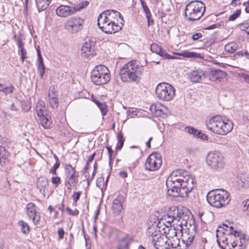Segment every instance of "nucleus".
<instances>
[{
	"mask_svg": "<svg viewBox=\"0 0 249 249\" xmlns=\"http://www.w3.org/2000/svg\"><path fill=\"white\" fill-rule=\"evenodd\" d=\"M155 220V218L154 221L150 219L147 223L146 235L152 245L156 249H172L174 248L173 244L168 243L167 237L161 233V221L157 223Z\"/></svg>",
	"mask_w": 249,
	"mask_h": 249,
	"instance_id": "nucleus-1",
	"label": "nucleus"
},
{
	"mask_svg": "<svg viewBox=\"0 0 249 249\" xmlns=\"http://www.w3.org/2000/svg\"><path fill=\"white\" fill-rule=\"evenodd\" d=\"M143 71V68L137 60H132L124 64L120 70L119 75L123 82L138 83Z\"/></svg>",
	"mask_w": 249,
	"mask_h": 249,
	"instance_id": "nucleus-2",
	"label": "nucleus"
},
{
	"mask_svg": "<svg viewBox=\"0 0 249 249\" xmlns=\"http://www.w3.org/2000/svg\"><path fill=\"white\" fill-rule=\"evenodd\" d=\"M205 124L209 130L221 135L227 134L233 128V123L231 121L224 119L222 116L219 115L207 118Z\"/></svg>",
	"mask_w": 249,
	"mask_h": 249,
	"instance_id": "nucleus-3",
	"label": "nucleus"
},
{
	"mask_svg": "<svg viewBox=\"0 0 249 249\" xmlns=\"http://www.w3.org/2000/svg\"><path fill=\"white\" fill-rule=\"evenodd\" d=\"M206 198L210 205L217 208L225 207L231 200L230 194L223 189L210 191Z\"/></svg>",
	"mask_w": 249,
	"mask_h": 249,
	"instance_id": "nucleus-4",
	"label": "nucleus"
},
{
	"mask_svg": "<svg viewBox=\"0 0 249 249\" xmlns=\"http://www.w3.org/2000/svg\"><path fill=\"white\" fill-rule=\"evenodd\" d=\"M205 11V5L200 1H192L188 3L185 9L184 15L187 21L199 20Z\"/></svg>",
	"mask_w": 249,
	"mask_h": 249,
	"instance_id": "nucleus-5",
	"label": "nucleus"
},
{
	"mask_svg": "<svg viewBox=\"0 0 249 249\" xmlns=\"http://www.w3.org/2000/svg\"><path fill=\"white\" fill-rule=\"evenodd\" d=\"M91 81L98 86L108 83L110 79V72L107 67L100 65L94 68L91 72Z\"/></svg>",
	"mask_w": 249,
	"mask_h": 249,
	"instance_id": "nucleus-6",
	"label": "nucleus"
},
{
	"mask_svg": "<svg viewBox=\"0 0 249 249\" xmlns=\"http://www.w3.org/2000/svg\"><path fill=\"white\" fill-rule=\"evenodd\" d=\"M155 93L160 100L169 101L175 96V89L169 84L161 83L157 86Z\"/></svg>",
	"mask_w": 249,
	"mask_h": 249,
	"instance_id": "nucleus-7",
	"label": "nucleus"
},
{
	"mask_svg": "<svg viewBox=\"0 0 249 249\" xmlns=\"http://www.w3.org/2000/svg\"><path fill=\"white\" fill-rule=\"evenodd\" d=\"M169 216L172 217V219L175 221V224L177 226H179V231L183 230V227H187V224L189 222L186 220L188 217L184 213L183 210L176 206H172L169 208L168 211Z\"/></svg>",
	"mask_w": 249,
	"mask_h": 249,
	"instance_id": "nucleus-8",
	"label": "nucleus"
},
{
	"mask_svg": "<svg viewBox=\"0 0 249 249\" xmlns=\"http://www.w3.org/2000/svg\"><path fill=\"white\" fill-rule=\"evenodd\" d=\"M206 161L208 166L215 170H221L225 165L223 155L216 151H211L208 153Z\"/></svg>",
	"mask_w": 249,
	"mask_h": 249,
	"instance_id": "nucleus-9",
	"label": "nucleus"
},
{
	"mask_svg": "<svg viewBox=\"0 0 249 249\" xmlns=\"http://www.w3.org/2000/svg\"><path fill=\"white\" fill-rule=\"evenodd\" d=\"M85 19L78 16L69 18L64 23V28L71 34H76L83 29Z\"/></svg>",
	"mask_w": 249,
	"mask_h": 249,
	"instance_id": "nucleus-10",
	"label": "nucleus"
},
{
	"mask_svg": "<svg viewBox=\"0 0 249 249\" xmlns=\"http://www.w3.org/2000/svg\"><path fill=\"white\" fill-rule=\"evenodd\" d=\"M228 234L230 235L233 234L235 237H239L240 246L243 245L246 242L245 235L242 234L240 235V232H238L236 230H234V228L232 226H229L227 225L223 224L222 226H219L216 230V237L217 242L219 245V240H221L219 238V236L220 234Z\"/></svg>",
	"mask_w": 249,
	"mask_h": 249,
	"instance_id": "nucleus-11",
	"label": "nucleus"
},
{
	"mask_svg": "<svg viewBox=\"0 0 249 249\" xmlns=\"http://www.w3.org/2000/svg\"><path fill=\"white\" fill-rule=\"evenodd\" d=\"M97 24L100 29L107 34H112L117 32L122 29L123 23L118 22H109L102 19L98 18Z\"/></svg>",
	"mask_w": 249,
	"mask_h": 249,
	"instance_id": "nucleus-12",
	"label": "nucleus"
},
{
	"mask_svg": "<svg viewBox=\"0 0 249 249\" xmlns=\"http://www.w3.org/2000/svg\"><path fill=\"white\" fill-rule=\"evenodd\" d=\"M107 21L109 22H118L123 23L124 18L121 14L117 11L107 10L101 13L98 18Z\"/></svg>",
	"mask_w": 249,
	"mask_h": 249,
	"instance_id": "nucleus-13",
	"label": "nucleus"
},
{
	"mask_svg": "<svg viewBox=\"0 0 249 249\" xmlns=\"http://www.w3.org/2000/svg\"><path fill=\"white\" fill-rule=\"evenodd\" d=\"M161 162L160 154L153 153L150 154L147 158L145 163V168L150 171H156L160 167Z\"/></svg>",
	"mask_w": 249,
	"mask_h": 249,
	"instance_id": "nucleus-14",
	"label": "nucleus"
},
{
	"mask_svg": "<svg viewBox=\"0 0 249 249\" xmlns=\"http://www.w3.org/2000/svg\"><path fill=\"white\" fill-rule=\"evenodd\" d=\"M184 233H182V241L187 247H190L193 243L196 234V228L194 224L190 222L187 224V227Z\"/></svg>",
	"mask_w": 249,
	"mask_h": 249,
	"instance_id": "nucleus-15",
	"label": "nucleus"
},
{
	"mask_svg": "<svg viewBox=\"0 0 249 249\" xmlns=\"http://www.w3.org/2000/svg\"><path fill=\"white\" fill-rule=\"evenodd\" d=\"M208 75L207 71L201 69L192 71L188 74V78L190 81L194 83L201 82L205 80Z\"/></svg>",
	"mask_w": 249,
	"mask_h": 249,
	"instance_id": "nucleus-16",
	"label": "nucleus"
},
{
	"mask_svg": "<svg viewBox=\"0 0 249 249\" xmlns=\"http://www.w3.org/2000/svg\"><path fill=\"white\" fill-rule=\"evenodd\" d=\"M167 195L173 197H184L188 194L185 191L182 187L175 186V185L166 184Z\"/></svg>",
	"mask_w": 249,
	"mask_h": 249,
	"instance_id": "nucleus-17",
	"label": "nucleus"
},
{
	"mask_svg": "<svg viewBox=\"0 0 249 249\" xmlns=\"http://www.w3.org/2000/svg\"><path fill=\"white\" fill-rule=\"evenodd\" d=\"M125 198L123 195H119L113 201L111 210L115 215L118 216L121 214L123 209V204Z\"/></svg>",
	"mask_w": 249,
	"mask_h": 249,
	"instance_id": "nucleus-18",
	"label": "nucleus"
},
{
	"mask_svg": "<svg viewBox=\"0 0 249 249\" xmlns=\"http://www.w3.org/2000/svg\"><path fill=\"white\" fill-rule=\"evenodd\" d=\"M55 12L57 16L63 18H66L74 14V10L72 6L64 5H61L58 7Z\"/></svg>",
	"mask_w": 249,
	"mask_h": 249,
	"instance_id": "nucleus-19",
	"label": "nucleus"
},
{
	"mask_svg": "<svg viewBox=\"0 0 249 249\" xmlns=\"http://www.w3.org/2000/svg\"><path fill=\"white\" fill-rule=\"evenodd\" d=\"M150 50L153 52L154 53L161 57L166 58L167 59H174L175 58V56L171 55L170 54L167 53L165 50H163L160 46H159L158 44L156 43H152L150 46Z\"/></svg>",
	"mask_w": 249,
	"mask_h": 249,
	"instance_id": "nucleus-20",
	"label": "nucleus"
},
{
	"mask_svg": "<svg viewBox=\"0 0 249 249\" xmlns=\"http://www.w3.org/2000/svg\"><path fill=\"white\" fill-rule=\"evenodd\" d=\"M48 97L51 107L54 109L57 108L59 105V102L54 86H51L48 92Z\"/></svg>",
	"mask_w": 249,
	"mask_h": 249,
	"instance_id": "nucleus-21",
	"label": "nucleus"
},
{
	"mask_svg": "<svg viewBox=\"0 0 249 249\" xmlns=\"http://www.w3.org/2000/svg\"><path fill=\"white\" fill-rule=\"evenodd\" d=\"M180 186L187 194L192 191L195 185L194 179L190 177L189 173V175H187V176L185 177L184 178L181 180Z\"/></svg>",
	"mask_w": 249,
	"mask_h": 249,
	"instance_id": "nucleus-22",
	"label": "nucleus"
},
{
	"mask_svg": "<svg viewBox=\"0 0 249 249\" xmlns=\"http://www.w3.org/2000/svg\"><path fill=\"white\" fill-rule=\"evenodd\" d=\"M92 42H86L83 45L81 53L83 57H89L94 55V48Z\"/></svg>",
	"mask_w": 249,
	"mask_h": 249,
	"instance_id": "nucleus-23",
	"label": "nucleus"
},
{
	"mask_svg": "<svg viewBox=\"0 0 249 249\" xmlns=\"http://www.w3.org/2000/svg\"><path fill=\"white\" fill-rule=\"evenodd\" d=\"M36 187L39 190V193L45 196L46 191L48 190V188L47 178L45 177H39L37 180Z\"/></svg>",
	"mask_w": 249,
	"mask_h": 249,
	"instance_id": "nucleus-24",
	"label": "nucleus"
},
{
	"mask_svg": "<svg viewBox=\"0 0 249 249\" xmlns=\"http://www.w3.org/2000/svg\"><path fill=\"white\" fill-rule=\"evenodd\" d=\"M78 177L76 173L65 176V183L68 189L71 190L76 185L78 181Z\"/></svg>",
	"mask_w": 249,
	"mask_h": 249,
	"instance_id": "nucleus-25",
	"label": "nucleus"
},
{
	"mask_svg": "<svg viewBox=\"0 0 249 249\" xmlns=\"http://www.w3.org/2000/svg\"><path fill=\"white\" fill-rule=\"evenodd\" d=\"M208 76H209V79L211 81H220L221 79L225 77L226 73L221 70L215 69L212 70Z\"/></svg>",
	"mask_w": 249,
	"mask_h": 249,
	"instance_id": "nucleus-26",
	"label": "nucleus"
},
{
	"mask_svg": "<svg viewBox=\"0 0 249 249\" xmlns=\"http://www.w3.org/2000/svg\"><path fill=\"white\" fill-rule=\"evenodd\" d=\"M9 153L5 146H0V169L9 162Z\"/></svg>",
	"mask_w": 249,
	"mask_h": 249,
	"instance_id": "nucleus-27",
	"label": "nucleus"
},
{
	"mask_svg": "<svg viewBox=\"0 0 249 249\" xmlns=\"http://www.w3.org/2000/svg\"><path fill=\"white\" fill-rule=\"evenodd\" d=\"M179 226H173L171 227H169V226H166V229L164 228H162V230L164 231L163 232L166 233L165 235L167 237V239L169 238H172L174 237H176L178 234V230H179L178 228Z\"/></svg>",
	"mask_w": 249,
	"mask_h": 249,
	"instance_id": "nucleus-28",
	"label": "nucleus"
},
{
	"mask_svg": "<svg viewBox=\"0 0 249 249\" xmlns=\"http://www.w3.org/2000/svg\"><path fill=\"white\" fill-rule=\"evenodd\" d=\"M39 118V122L41 125L45 129L50 128L52 124V121L51 120V117L50 115L46 114L42 115Z\"/></svg>",
	"mask_w": 249,
	"mask_h": 249,
	"instance_id": "nucleus-29",
	"label": "nucleus"
},
{
	"mask_svg": "<svg viewBox=\"0 0 249 249\" xmlns=\"http://www.w3.org/2000/svg\"><path fill=\"white\" fill-rule=\"evenodd\" d=\"M142 6L143 10V12H144L146 18L147 20L148 25H150L154 23V20L152 18V14L150 12V11L145 3V2L143 0H140Z\"/></svg>",
	"mask_w": 249,
	"mask_h": 249,
	"instance_id": "nucleus-30",
	"label": "nucleus"
},
{
	"mask_svg": "<svg viewBox=\"0 0 249 249\" xmlns=\"http://www.w3.org/2000/svg\"><path fill=\"white\" fill-rule=\"evenodd\" d=\"M45 103L43 101L39 100L36 107V111L38 117H40L46 114Z\"/></svg>",
	"mask_w": 249,
	"mask_h": 249,
	"instance_id": "nucleus-31",
	"label": "nucleus"
},
{
	"mask_svg": "<svg viewBox=\"0 0 249 249\" xmlns=\"http://www.w3.org/2000/svg\"><path fill=\"white\" fill-rule=\"evenodd\" d=\"M38 10L40 12L45 10L50 4L52 0H35Z\"/></svg>",
	"mask_w": 249,
	"mask_h": 249,
	"instance_id": "nucleus-32",
	"label": "nucleus"
},
{
	"mask_svg": "<svg viewBox=\"0 0 249 249\" xmlns=\"http://www.w3.org/2000/svg\"><path fill=\"white\" fill-rule=\"evenodd\" d=\"M130 238L127 236L119 240L118 245V249H127L130 242Z\"/></svg>",
	"mask_w": 249,
	"mask_h": 249,
	"instance_id": "nucleus-33",
	"label": "nucleus"
},
{
	"mask_svg": "<svg viewBox=\"0 0 249 249\" xmlns=\"http://www.w3.org/2000/svg\"><path fill=\"white\" fill-rule=\"evenodd\" d=\"M18 225L20 228V230L24 234L27 235L29 233L30 228L27 223L20 220L18 222Z\"/></svg>",
	"mask_w": 249,
	"mask_h": 249,
	"instance_id": "nucleus-34",
	"label": "nucleus"
},
{
	"mask_svg": "<svg viewBox=\"0 0 249 249\" xmlns=\"http://www.w3.org/2000/svg\"><path fill=\"white\" fill-rule=\"evenodd\" d=\"M162 221V223L165 225V227L166 226H169V227H171L173 226H175L176 224H175V221L174 219H172V217L169 216V213L167 212V214L165 215L163 218L161 219Z\"/></svg>",
	"mask_w": 249,
	"mask_h": 249,
	"instance_id": "nucleus-35",
	"label": "nucleus"
},
{
	"mask_svg": "<svg viewBox=\"0 0 249 249\" xmlns=\"http://www.w3.org/2000/svg\"><path fill=\"white\" fill-rule=\"evenodd\" d=\"M177 173H178L177 172V171L172 172L171 175L166 180V184H169L170 186H171V185H175V183H178V179L177 178Z\"/></svg>",
	"mask_w": 249,
	"mask_h": 249,
	"instance_id": "nucleus-36",
	"label": "nucleus"
},
{
	"mask_svg": "<svg viewBox=\"0 0 249 249\" xmlns=\"http://www.w3.org/2000/svg\"><path fill=\"white\" fill-rule=\"evenodd\" d=\"M117 138L118 143L116 148L117 150H120L122 148L125 141V138L124 137L122 131H119L117 133Z\"/></svg>",
	"mask_w": 249,
	"mask_h": 249,
	"instance_id": "nucleus-37",
	"label": "nucleus"
},
{
	"mask_svg": "<svg viewBox=\"0 0 249 249\" xmlns=\"http://www.w3.org/2000/svg\"><path fill=\"white\" fill-rule=\"evenodd\" d=\"M27 213L29 218H31L32 216L36 213L37 211L36 210V205L33 203H29L26 206Z\"/></svg>",
	"mask_w": 249,
	"mask_h": 249,
	"instance_id": "nucleus-38",
	"label": "nucleus"
},
{
	"mask_svg": "<svg viewBox=\"0 0 249 249\" xmlns=\"http://www.w3.org/2000/svg\"><path fill=\"white\" fill-rule=\"evenodd\" d=\"M238 48V45L237 44L233 42H231L226 44L225 46V51L230 53H233Z\"/></svg>",
	"mask_w": 249,
	"mask_h": 249,
	"instance_id": "nucleus-39",
	"label": "nucleus"
},
{
	"mask_svg": "<svg viewBox=\"0 0 249 249\" xmlns=\"http://www.w3.org/2000/svg\"><path fill=\"white\" fill-rule=\"evenodd\" d=\"M89 2L87 1H83L81 3H79L74 6H72V8L74 9V14L77 12L81 11L82 9L86 7L88 5Z\"/></svg>",
	"mask_w": 249,
	"mask_h": 249,
	"instance_id": "nucleus-40",
	"label": "nucleus"
},
{
	"mask_svg": "<svg viewBox=\"0 0 249 249\" xmlns=\"http://www.w3.org/2000/svg\"><path fill=\"white\" fill-rule=\"evenodd\" d=\"M64 169L65 176L76 173L75 168L70 164H66Z\"/></svg>",
	"mask_w": 249,
	"mask_h": 249,
	"instance_id": "nucleus-41",
	"label": "nucleus"
},
{
	"mask_svg": "<svg viewBox=\"0 0 249 249\" xmlns=\"http://www.w3.org/2000/svg\"><path fill=\"white\" fill-rule=\"evenodd\" d=\"M14 89V86L12 84H10L8 86H4L3 92L5 95L11 94L13 93Z\"/></svg>",
	"mask_w": 249,
	"mask_h": 249,
	"instance_id": "nucleus-42",
	"label": "nucleus"
},
{
	"mask_svg": "<svg viewBox=\"0 0 249 249\" xmlns=\"http://www.w3.org/2000/svg\"><path fill=\"white\" fill-rule=\"evenodd\" d=\"M18 54L20 55L22 62H23L25 59L26 58V55L27 54V52L24 49V47L18 48Z\"/></svg>",
	"mask_w": 249,
	"mask_h": 249,
	"instance_id": "nucleus-43",
	"label": "nucleus"
},
{
	"mask_svg": "<svg viewBox=\"0 0 249 249\" xmlns=\"http://www.w3.org/2000/svg\"><path fill=\"white\" fill-rule=\"evenodd\" d=\"M38 71L39 72V76L41 78H42L45 71V66L43 63H38Z\"/></svg>",
	"mask_w": 249,
	"mask_h": 249,
	"instance_id": "nucleus-44",
	"label": "nucleus"
},
{
	"mask_svg": "<svg viewBox=\"0 0 249 249\" xmlns=\"http://www.w3.org/2000/svg\"><path fill=\"white\" fill-rule=\"evenodd\" d=\"M14 39L17 42L18 48L24 47V43L22 42V38L20 36L15 35Z\"/></svg>",
	"mask_w": 249,
	"mask_h": 249,
	"instance_id": "nucleus-45",
	"label": "nucleus"
},
{
	"mask_svg": "<svg viewBox=\"0 0 249 249\" xmlns=\"http://www.w3.org/2000/svg\"><path fill=\"white\" fill-rule=\"evenodd\" d=\"M33 223L35 225H37L40 220V215L39 212H37L34 214L32 217Z\"/></svg>",
	"mask_w": 249,
	"mask_h": 249,
	"instance_id": "nucleus-46",
	"label": "nucleus"
},
{
	"mask_svg": "<svg viewBox=\"0 0 249 249\" xmlns=\"http://www.w3.org/2000/svg\"><path fill=\"white\" fill-rule=\"evenodd\" d=\"M98 107L101 110L102 115L103 116H105L107 114V106L105 103H102L101 105H100Z\"/></svg>",
	"mask_w": 249,
	"mask_h": 249,
	"instance_id": "nucleus-47",
	"label": "nucleus"
},
{
	"mask_svg": "<svg viewBox=\"0 0 249 249\" xmlns=\"http://www.w3.org/2000/svg\"><path fill=\"white\" fill-rule=\"evenodd\" d=\"M241 14V10L238 9L236 10V11L232 15H231L229 18V20L230 21H233L235 20Z\"/></svg>",
	"mask_w": 249,
	"mask_h": 249,
	"instance_id": "nucleus-48",
	"label": "nucleus"
},
{
	"mask_svg": "<svg viewBox=\"0 0 249 249\" xmlns=\"http://www.w3.org/2000/svg\"><path fill=\"white\" fill-rule=\"evenodd\" d=\"M177 172L178 174V177L181 179H184L185 177L187 176V175H189V172L182 170H177Z\"/></svg>",
	"mask_w": 249,
	"mask_h": 249,
	"instance_id": "nucleus-49",
	"label": "nucleus"
},
{
	"mask_svg": "<svg viewBox=\"0 0 249 249\" xmlns=\"http://www.w3.org/2000/svg\"><path fill=\"white\" fill-rule=\"evenodd\" d=\"M59 166L60 162H56L54 164L53 166L50 169V173H51L53 175H56V171L59 168Z\"/></svg>",
	"mask_w": 249,
	"mask_h": 249,
	"instance_id": "nucleus-50",
	"label": "nucleus"
},
{
	"mask_svg": "<svg viewBox=\"0 0 249 249\" xmlns=\"http://www.w3.org/2000/svg\"><path fill=\"white\" fill-rule=\"evenodd\" d=\"M150 109L152 113L155 114L156 116H160V114L159 113V107L154 105H151Z\"/></svg>",
	"mask_w": 249,
	"mask_h": 249,
	"instance_id": "nucleus-51",
	"label": "nucleus"
},
{
	"mask_svg": "<svg viewBox=\"0 0 249 249\" xmlns=\"http://www.w3.org/2000/svg\"><path fill=\"white\" fill-rule=\"evenodd\" d=\"M196 138H199L204 141L207 140L208 139V136L205 134L202 133L200 131L197 133Z\"/></svg>",
	"mask_w": 249,
	"mask_h": 249,
	"instance_id": "nucleus-52",
	"label": "nucleus"
},
{
	"mask_svg": "<svg viewBox=\"0 0 249 249\" xmlns=\"http://www.w3.org/2000/svg\"><path fill=\"white\" fill-rule=\"evenodd\" d=\"M66 210L68 212L69 214L72 215V216L77 215L79 213L78 210H77L76 209H75L74 211H72L70 208L67 207Z\"/></svg>",
	"mask_w": 249,
	"mask_h": 249,
	"instance_id": "nucleus-53",
	"label": "nucleus"
},
{
	"mask_svg": "<svg viewBox=\"0 0 249 249\" xmlns=\"http://www.w3.org/2000/svg\"><path fill=\"white\" fill-rule=\"evenodd\" d=\"M60 182V178L59 177H53L52 178V182L57 187Z\"/></svg>",
	"mask_w": 249,
	"mask_h": 249,
	"instance_id": "nucleus-54",
	"label": "nucleus"
},
{
	"mask_svg": "<svg viewBox=\"0 0 249 249\" xmlns=\"http://www.w3.org/2000/svg\"><path fill=\"white\" fill-rule=\"evenodd\" d=\"M104 184V178L103 177L98 178L97 179L96 184L97 186L101 188Z\"/></svg>",
	"mask_w": 249,
	"mask_h": 249,
	"instance_id": "nucleus-55",
	"label": "nucleus"
},
{
	"mask_svg": "<svg viewBox=\"0 0 249 249\" xmlns=\"http://www.w3.org/2000/svg\"><path fill=\"white\" fill-rule=\"evenodd\" d=\"M37 54L38 57V63H43V58L42 57L41 52L39 50V47H38V49H37Z\"/></svg>",
	"mask_w": 249,
	"mask_h": 249,
	"instance_id": "nucleus-56",
	"label": "nucleus"
},
{
	"mask_svg": "<svg viewBox=\"0 0 249 249\" xmlns=\"http://www.w3.org/2000/svg\"><path fill=\"white\" fill-rule=\"evenodd\" d=\"M202 36V34L200 33H197L196 34H194L192 36V38L193 40H197L198 39L201 38Z\"/></svg>",
	"mask_w": 249,
	"mask_h": 249,
	"instance_id": "nucleus-57",
	"label": "nucleus"
},
{
	"mask_svg": "<svg viewBox=\"0 0 249 249\" xmlns=\"http://www.w3.org/2000/svg\"><path fill=\"white\" fill-rule=\"evenodd\" d=\"M220 26L219 23L213 24L212 25L208 26L207 27H205V30H212L215 29Z\"/></svg>",
	"mask_w": 249,
	"mask_h": 249,
	"instance_id": "nucleus-58",
	"label": "nucleus"
},
{
	"mask_svg": "<svg viewBox=\"0 0 249 249\" xmlns=\"http://www.w3.org/2000/svg\"><path fill=\"white\" fill-rule=\"evenodd\" d=\"M194 128V127H193L186 126L184 128V132L190 134H192V133H193V131H195Z\"/></svg>",
	"mask_w": 249,
	"mask_h": 249,
	"instance_id": "nucleus-59",
	"label": "nucleus"
},
{
	"mask_svg": "<svg viewBox=\"0 0 249 249\" xmlns=\"http://www.w3.org/2000/svg\"><path fill=\"white\" fill-rule=\"evenodd\" d=\"M80 195H81V192H80L74 193L73 194V195H72L73 200L75 202H77V200L79 199Z\"/></svg>",
	"mask_w": 249,
	"mask_h": 249,
	"instance_id": "nucleus-60",
	"label": "nucleus"
},
{
	"mask_svg": "<svg viewBox=\"0 0 249 249\" xmlns=\"http://www.w3.org/2000/svg\"><path fill=\"white\" fill-rule=\"evenodd\" d=\"M249 28V25L248 24V23L242 24L240 26V29L245 32L247 31Z\"/></svg>",
	"mask_w": 249,
	"mask_h": 249,
	"instance_id": "nucleus-61",
	"label": "nucleus"
},
{
	"mask_svg": "<svg viewBox=\"0 0 249 249\" xmlns=\"http://www.w3.org/2000/svg\"><path fill=\"white\" fill-rule=\"evenodd\" d=\"M219 238H220V239H221V240H219V245L218 244V245H219V247H220L222 249H224V248L223 246H221V245H220V241H222V242L223 244H226V245H228V242H227V238H223V237L220 238V237H219Z\"/></svg>",
	"mask_w": 249,
	"mask_h": 249,
	"instance_id": "nucleus-62",
	"label": "nucleus"
},
{
	"mask_svg": "<svg viewBox=\"0 0 249 249\" xmlns=\"http://www.w3.org/2000/svg\"><path fill=\"white\" fill-rule=\"evenodd\" d=\"M58 234L60 239H62L64 238V231L62 228L58 230Z\"/></svg>",
	"mask_w": 249,
	"mask_h": 249,
	"instance_id": "nucleus-63",
	"label": "nucleus"
},
{
	"mask_svg": "<svg viewBox=\"0 0 249 249\" xmlns=\"http://www.w3.org/2000/svg\"><path fill=\"white\" fill-rule=\"evenodd\" d=\"M244 211H247L249 212V200L244 202Z\"/></svg>",
	"mask_w": 249,
	"mask_h": 249,
	"instance_id": "nucleus-64",
	"label": "nucleus"
}]
</instances>
